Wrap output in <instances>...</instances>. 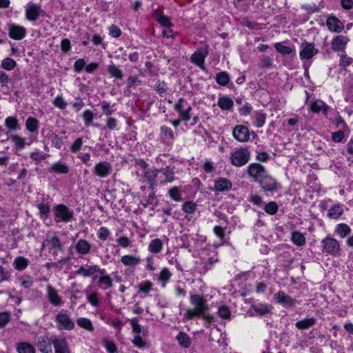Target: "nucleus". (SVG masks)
I'll list each match as a JSON object with an SVG mask.
<instances>
[{
  "label": "nucleus",
  "instance_id": "1",
  "mask_svg": "<svg viewBox=\"0 0 353 353\" xmlns=\"http://www.w3.org/2000/svg\"><path fill=\"white\" fill-rule=\"evenodd\" d=\"M190 301L194 307L185 310L184 316L186 319H192L196 316H203L205 312L209 310L206 300L202 295L191 294Z\"/></svg>",
  "mask_w": 353,
  "mask_h": 353
},
{
  "label": "nucleus",
  "instance_id": "2",
  "mask_svg": "<svg viewBox=\"0 0 353 353\" xmlns=\"http://www.w3.org/2000/svg\"><path fill=\"white\" fill-rule=\"evenodd\" d=\"M136 175L139 181L148 183L151 188H153L157 183V170H153L148 168L145 163H141L137 165Z\"/></svg>",
  "mask_w": 353,
  "mask_h": 353
},
{
  "label": "nucleus",
  "instance_id": "3",
  "mask_svg": "<svg viewBox=\"0 0 353 353\" xmlns=\"http://www.w3.org/2000/svg\"><path fill=\"white\" fill-rule=\"evenodd\" d=\"M230 159L231 163L234 166L241 167L249 161L250 152L246 148H235L230 152Z\"/></svg>",
  "mask_w": 353,
  "mask_h": 353
},
{
  "label": "nucleus",
  "instance_id": "4",
  "mask_svg": "<svg viewBox=\"0 0 353 353\" xmlns=\"http://www.w3.org/2000/svg\"><path fill=\"white\" fill-rule=\"evenodd\" d=\"M57 327L59 330H72L74 327V323L70 316L68 310H61L54 317Z\"/></svg>",
  "mask_w": 353,
  "mask_h": 353
},
{
  "label": "nucleus",
  "instance_id": "5",
  "mask_svg": "<svg viewBox=\"0 0 353 353\" xmlns=\"http://www.w3.org/2000/svg\"><path fill=\"white\" fill-rule=\"evenodd\" d=\"M199 258L205 271L210 269L212 265L217 261L216 252L214 250L207 248L201 251Z\"/></svg>",
  "mask_w": 353,
  "mask_h": 353
},
{
  "label": "nucleus",
  "instance_id": "6",
  "mask_svg": "<svg viewBox=\"0 0 353 353\" xmlns=\"http://www.w3.org/2000/svg\"><path fill=\"white\" fill-rule=\"evenodd\" d=\"M175 110L179 112L181 121H188L190 119L192 108L183 98H180L174 105Z\"/></svg>",
  "mask_w": 353,
  "mask_h": 353
},
{
  "label": "nucleus",
  "instance_id": "7",
  "mask_svg": "<svg viewBox=\"0 0 353 353\" xmlns=\"http://www.w3.org/2000/svg\"><path fill=\"white\" fill-rule=\"evenodd\" d=\"M73 219V212L66 205L60 204L55 208V221L69 222Z\"/></svg>",
  "mask_w": 353,
  "mask_h": 353
},
{
  "label": "nucleus",
  "instance_id": "8",
  "mask_svg": "<svg viewBox=\"0 0 353 353\" xmlns=\"http://www.w3.org/2000/svg\"><path fill=\"white\" fill-rule=\"evenodd\" d=\"M208 54V46H205L199 48L191 56V61L199 67L202 70H205L204 61Z\"/></svg>",
  "mask_w": 353,
  "mask_h": 353
},
{
  "label": "nucleus",
  "instance_id": "9",
  "mask_svg": "<svg viewBox=\"0 0 353 353\" xmlns=\"http://www.w3.org/2000/svg\"><path fill=\"white\" fill-rule=\"evenodd\" d=\"M248 174L254 181L259 182L268 173L263 165L254 163L248 167Z\"/></svg>",
  "mask_w": 353,
  "mask_h": 353
},
{
  "label": "nucleus",
  "instance_id": "10",
  "mask_svg": "<svg viewBox=\"0 0 353 353\" xmlns=\"http://www.w3.org/2000/svg\"><path fill=\"white\" fill-rule=\"evenodd\" d=\"M51 342L54 346L55 353H71L65 337L62 336H52L51 337Z\"/></svg>",
  "mask_w": 353,
  "mask_h": 353
},
{
  "label": "nucleus",
  "instance_id": "11",
  "mask_svg": "<svg viewBox=\"0 0 353 353\" xmlns=\"http://www.w3.org/2000/svg\"><path fill=\"white\" fill-rule=\"evenodd\" d=\"M46 12L40 6L35 3L29 4L26 9V17L30 21H35L39 16H45Z\"/></svg>",
  "mask_w": 353,
  "mask_h": 353
},
{
  "label": "nucleus",
  "instance_id": "12",
  "mask_svg": "<svg viewBox=\"0 0 353 353\" xmlns=\"http://www.w3.org/2000/svg\"><path fill=\"white\" fill-rule=\"evenodd\" d=\"M232 136L239 142L244 143L249 141L250 132L248 128L239 125L233 128Z\"/></svg>",
  "mask_w": 353,
  "mask_h": 353
},
{
  "label": "nucleus",
  "instance_id": "13",
  "mask_svg": "<svg viewBox=\"0 0 353 353\" xmlns=\"http://www.w3.org/2000/svg\"><path fill=\"white\" fill-rule=\"evenodd\" d=\"M322 245L323 246L324 251L327 253L336 256L339 253L340 245L336 239L327 237L322 241Z\"/></svg>",
  "mask_w": 353,
  "mask_h": 353
},
{
  "label": "nucleus",
  "instance_id": "14",
  "mask_svg": "<svg viewBox=\"0 0 353 353\" xmlns=\"http://www.w3.org/2000/svg\"><path fill=\"white\" fill-rule=\"evenodd\" d=\"M349 41L350 39L347 36H335L331 41V48L334 52H344Z\"/></svg>",
  "mask_w": 353,
  "mask_h": 353
},
{
  "label": "nucleus",
  "instance_id": "15",
  "mask_svg": "<svg viewBox=\"0 0 353 353\" xmlns=\"http://www.w3.org/2000/svg\"><path fill=\"white\" fill-rule=\"evenodd\" d=\"M261 188L265 192L276 191L279 187V183L275 179L268 175V174L259 182Z\"/></svg>",
  "mask_w": 353,
  "mask_h": 353
},
{
  "label": "nucleus",
  "instance_id": "16",
  "mask_svg": "<svg viewBox=\"0 0 353 353\" xmlns=\"http://www.w3.org/2000/svg\"><path fill=\"white\" fill-rule=\"evenodd\" d=\"M46 296L50 303L54 306H61L63 304L61 296L52 285L47 286Z\"/></svg>",
  "mask_w": 353,
  "mask_h": 353
},
{
  "label": "nucleus",
  "instance_id": "17",
  "mask_svg": "<svg viewBox=\"0 0 353 353\" xmlns=\"http://www.w3.org/2000/svg\"><path fill=\"white\" fill-rule=\"evenodd\" d=\"M96 273H98L99 275H103L105 271L100 270L97 265L81 266L76 271V274L82 275L83 276H90Z\"/></svg>",
  "mask_w": 353,
  "mask_h": 353
},
{
  "label": "nucleus",
  "instance_id": "18",
  "mask_svg": "<svg viewBox=\"0 0 353 353\" xmlns=\"http://www.w3.org/2000/svg\"><path fill=\"white\" fill-rule=\"evenodd\" d=\"M326 26L332 32H341L344 28V24L337 17L330 15L327 18Z\"/></svg>",
  "mask_w": 353,
  "mask_h": 353
},
{
  "label": "nucleus",
  "instance_id": "19",
  "mask_svg": "<svg viewBox=\"0 0 353 353\" xmlns=\"http://www.w3.org/2000/svg\"><path fill=\"white\" fill-rule=\"evenodd\" d=\"M8 34L10 37L12 39L15 40H21L25 37L26 34V30L22 26L11 24L8 26Z\"/></svg>",
  "mask_w": 353,
  "mask_h": 353
},
{
  "label": "nucleus",
  "instance_id": "20",
  "mask_svg": "<svg viewBox=\"0 0 353 353\" xmlns=\"http://www.w3.org/2000/svg\"><path fill=\"white\" fill-rule=\"evenodd\" d=\"M301 48L300 58L301 59H309L318 52V50L314 48L313 44L307 42L303 43Z\"/></svg>",
  "mask_w": 353,
  "mask_h": 353
},
{
  "label": "nucleus",
  "instance_id": "21",
  "mask_svg": "<svg viewBox=\"0 0 353 353\" xmlns=\"http://www.w3.org/2000/svg\"><path fill=\"white\" fill-rule=\"evenodd\" d=\"M46 242L50 245V251L52 254H56L58 251H63V245L58 236L47 235Z\"/></svg>",
  "mask_w": 353,
  "mask_h": 353
},
{
  "label": "nucleus",
  "instance_id": "22",
  "mask_svg": "<svg viewBox=\"0 0 353 353\" xmlns=\"http://www.w3.org/2000/svg\"><path fill=\"white\" fill-rule=\"evenodd\" d=\"M231 181L223 177H220L214 181L213 190L214 192H228L232 189Z\"/></svg>",
  "mask_w": 353,
  "mask_h": 353
},
{
  "label": "nucleus",
  "instance_id": "23",
  "mask_svg": "<svg viewBox=\"0 0 353 353\" xmlns=\"http://www.w3.org/2000/svg\"><path fill=\"white\" fill-rule=\"evenodd\" d=\"M51 344V338L49 339L47 336H42L38 339L37 347L39 350L43 353H52V349Z\"/></svg>",
  "mask_w": 353,
  "mask_h": 353
},
{
  "label": "nucleus",
  "instance_id": "24",
  "mask_svg": "<svg viewBox=\"0 0 353 353\" xmlns=\"http://www.w3.org/2000/svg\"><path fill=\"white\" fill-rule=\"evenodd\" d=\"M157 178L161 183L172 182L174 180V172L168 168L157 170Z\"/></svg>",
  "mask_w": 353,
  "mask_h": 353
},
{
  "label": "nucleus",
  "instance_id": "25",
  "mask_svg": "<svg viewBox=\"0 0 353 353\" xmlns=\"http://www.w3.org/2000/svg\"><path fill=\"white\" fill-rule=\"evenodd\" d=\"M274 298L277 303L282 304L283 306H292L295 303L294 299L282 291L276 293Z\"/></svg>",
  "mask_w": 353,
  "mask_h": 353
},
{
  "label": "nucleus",
  "instance_id": "26",
  "mask_svg": "<svg viewBox=\"0 0 353 353\" xmlns=\"http://www.w3.org/2000/svg\"><path fill=\"white\" fill-rule=\"evenodd\" d=\"M121 262L125 266L134 268L141 263V258L139 256L127 254L121 257Z\"/></svg>",
  "mask_w": 353,
  "mask_h": 353
},
{
  "label": "nucleus",
  "instance_id": "27",
  "mask_svg": "<svg viewBox=\"0 0 353 353\" xmlns=\"http://www.w3.org/2000/svg\"><path fill=\"white\" fill-rule=\"evenodd\" d=\"M110 170V165L108 162H100L94 167V173L99 177H105L108 175Z\"/></svg>",
  "mask_w": 353,
  "mask_h": 353
},
{
  "label": "nucleus",
  "instance_id": "28",
  "mask_svg": "<svg viewBox=\"0 0 353 353\" xmlns=\"http://www.w3.org/2000/svg\"><path fill=\"white\" fill-rule=\"evenodd\" d=\"M163 248V243L161 239L156 238L152 239L148 246V250L149 252L157 254L160 253Z\"/></svg>",
  "mask_w": 353,
  "mask_h": 353
},
{
  "label": "nucleus",
  "instance_id": "29",
  "mask_svg": "<svg viewBox=\"0 0 353 353\" xmlns=\"http://www.w3.org/2000/svg\"><path fill=\"white\" fill-rule=\"evenodd\" d=\"M217 105L222 110H230L233 107L234 102L230 97L223 96L219 98Z\"/></svg>",
  "mask_w": 353,
  "mask_h": 353
},
{
  "label": "nucleus",
  "instance_id": "30",
  "mask_svg": "<svg viewBox=\"0 0 353 353\" xmlns=\"http://www.w3.org/2000/svg\"><path fill=\"white\" fill-rule=\"evenodd\" d=\"M343 213V205L335 204L329 209V210L327 212V216L330 219H337L342 215Z\"/></svg>",
  "mask_w": 353,
  "mask_h": 353
},
{
  "label": "nucleus",
  "instance_id": "31",
  "mask_svg": "<svg viewBox=\"0 0 353 353\" xmlns=\"http://www.w3.org/2000/svg\"><path fill=\"white\" fill-rule=\"evenodd\" d=\"M266 114L261 111L255 112L252 116L253 125L256 128H261L265 123Z\"/></svg>",
  "mask_w": 353,
  "mask_h": 353
},
{
  "label": "nucleus",
  "instance_id": "32",
  "mask_svg": "<svg viewBox=\"0 0 353 353\" xmlns=\"http://www.w3.org/2000/svg\"><path fill=\"white\" fill-rule=\"evenodd\" d=\"M316 323V319L314 317L305 318L304 319L298 321L296 323V327L299 330L308 329L312 327Z\"/></svg>",
  "mask_w": 353,
  "mask_h": 353
},
{
  "label": "nucleus",
  "instance_id": "33",
  "mask_svg": "<svg viewBox=\"0 0 353 353\" xmlns=\"http://www.w3.org/2000/svg\"><path fill=\"white\" fill-rule=\"evenodd\" d=\"M76 250L81 254H86L90 250V244L85 240L80 239L75 245Z\"/></svg>",
  "mask_w": 353,
  "mask_h": 353
},
{
  "label": "nucleus",
  "instance_id": "34",
  "mask_svg": "<svg viewBox=\"0 0 353 353\" xmlns=\"http://www.w3.org/2000/svg\"><path fill=\"white\" fill-rule=\"evenodd\" d=\"M172 276V274L167 268L161 269L159 276L158 281L161 283L163 287H165L166 283L169 281Z\"/></svg>",
  "mask_w": 353,
  "mask_h": 353
},
{
  "label": "nucleus",
  "instance_id": "35",
  "mask_svg": "<svg viewBox=\"0 0 353 353\" xmlns=\"http://www.w3.org/2000/svg\"><path fill=\"white\" fill-rule=\"evenodd\" d=\"M18 353H35L34 347L27 342H20L17 345Z\"/></svg>",
  "mask_w": 353,
  "mask_h": 353
},
{
  "label": "nucleus",
  "instance_id": "36",
  "mask_svg": "<svg viewBox=\"0 0 353 353\" xmlns=\"http://www.w3.org/2000/svg\"><path fill=\"white\" fill-rule=\"evenodd\" d=\"M29 262L30 261L28 259H26L23 256H18L14 259L13 266L17 270H23L27 268Z\"/></svg>",
  "mask_w": 353,
  "mask_h": 353
},
{
  "label": "nucleus",
  "instance_id": "37",
  "mask_svg": "<svg viewBox=\"0 0 353 353\" xmlns=\"http://www.w3.org/2000/svg\"><path fill=\"white\" fill-rule=\"evenodd\" d=\"M176 340L182 347L188 348L190 346V339L185 332H179L176 336Z\"/></svg>",
  "mask_w": 353,
  "mask_h": 353
},
{
  "label": "nucleus",
  "instance_id": "38",
  "mask_svg": "<svg viewBox=\"0 0 353 353\" xmlns=\"http://www.w3.org/2000/svg\"><path fill=\"white\" fill-rule=\"evenodd\" d=\"M77 325L89 332L94 331V326L91 322V321L87 318L80 317L77 319Z\"/></svg>",
  "mask_w": 353,
  "mask_h": 353
},
{
  "label": "nucleus",
  "instance_id": "39",
  "mask_svg": "<svg viewBox=\"0 0 353 353\" xmlns=\"http://www.w3.org/2000/svg\"><path fill=\"white\" fill-rule=\"evenodd\" d=\"M274 48L277 52L283 54L288 55L294 51V48L290 46H285L282 43L278 42L274 44Z\"/></svg>",
  "mask_w": 353,
  "mask_h": 353
},
{
  "label": "nucleus",
  "instance_id": "40",
  "mask_svg": "<svg viewBox=\"0 0 353 353\" xmlns=\"http://www.w3.org/2000/svg\"><path fill=\"white\" fill-rule=\"evenodd\" d=\"M50 170L58 174H67L69 172L68 166L61 162L52 164L50 167Z\"/></svg>",
  "mask_w": 353,
  "mask_h": 353
},
{
  "label": "nucleus",
  "instance_id": "41",
  "mask_svg": "<svg viewBox=\"0 0 353 353\" xmlns=\"http://www.w3.org/2000/svg\"><path fill=\"white\" fill-rule=\"evenodd\" d=\"M350 232V227L345 223L338 224L335 228V232L341 238H345Z\"/></svg>",
  "mask_w": 353,
  "mask_h": 353
},
{
  "label": "nucleus",
  "instance_id": "42",
  "mask_svg": "<svg viewBox=\"0 0 353 353\" xmlns=\"http://www.w3.org/2000/svg\"><path fill=\"white\" fill-rule=\"evenodd\" d=\"M292 241L296 245H303L305 243V236L299 232H294L291 235Z\"/></svg>",
  "mask_w": 353,
  "mask_h": 353
},
{
  "label": "nucleus",
  "instance_id": "43",
  "mask_svg": "<svg viewBox=\"0 0 353 353\" xmlns=\"http://www.w3.org/2000/svg\"><path fill=\"white\" fill-rule=\"evenodd\" d=\"M254 310L260 315H264L271 311V306L265 303H259L253 306Z\"/></svg>",
  "mask_w": 353,
  "mask_h": 353
},
{
  "label": "nucleus",
  "instance_id": "44",
  "mask_svg": "<svg viewBox=\"0 0 353 353\" xmlns=\"http://www.w3.org/2000/svg\"><path fill=\"white\" fill-rule=\"evenodd\" d=\"M5 125L10 130H15L19 128V122L16 117H8L5 121Z\"/></svg>",
  "mask_w": 353,
  "mask_h": 353
},
{
  "label": "nucleus",
  "instance_id": "45",
  "mask_svg": "<svg viewBox=\"0 0 353 353\" xmlns=\"http://www.w3.org/2000/svg\"><path fill=\"white\" fill-rule=\"evenodd\" d=\"M38 120L34 117H29L26 122V129L31 132H35L38 128Z\"/></svg>",
  "mask_w": 353,
  "mask_h": 353
},
{
  "label": "nucleus",
  "instance_id": "46",
  "mask_svg": "<svg viewBox=\"0 0 353 353\" xmlns=\"http://www.w3.org/2000/svg\"><path fill=\"white\" fill-rule=\"evenodd\" d=\"M16 61L10 58H5L1 61V67L7 70H12L16 67Z\"/></svg>",
  "mask_w": 353,
  "mask_h": 353
},
{
  "label": "nucleus",
  "instance_id": "47",
  "mask_svg": "<svg viewBox=\"0 0 353 353\" xmlns=\"http://www.w3.org/2000/svg\"><path fill=\"white\" fill-rule=\"evenodd\" d=\"M152 289V283L150 281H142L139 285V292L142 293H148Z\"/></svg>",
  "mask_w": 353,
  "mask_h": 353
},
{
  "label": "nucleus",
  "instance_id": "48",
  "mask_svg": "<svg viewBox=\"0 0 353 353\" xmlns=\"http://www.w3.org/2000/svg\"><path fill=\"white\" fill-rule=\"evenodd\" d=\"M10 140L14 143L17 148L21 149L23 148L26 145L24 139L17 134L12 135L10 137Z\"/></svg>",
  "mask_w": 353,
  "mask_h": 353
},
{
  "label": "nucleus",
  "instance_id": "49",
  "mask_svg": "<svg viewBox=\"0 0 353 353\" xmlns=\"http://www.w3.org/2000/svg\"><path fill=\"white\" fill-rule=\"evenodd\" d=\"M196 209V205L192 201H187L183 205L182 210L189 214H193Z\"/></svg>",
  "mask_w": 353,
  "mask_h": 353
},
{
  "label": "nucleus",
  "instance_id": "50",
  "mask_svg": "<svg viewBox=\"0 0 353 353\" xmlns=\"http://www.w3.org/2000/svg\"><path fill=\"white\" fill-rule=\"evenodd\" d=\"M229 76L226 72H219L216 76V81L217 83L221 85H225L229 82Z\"/></svg>",
  "mask_w": 353,
  "mask_h": 353
},
{
  "label": "nucleus",
  "instance_id": "51",
  "mask_svg": "<svg viewBox=\"0 0 353 353\" xmlns=\"http://www.w3.org/2000/svg\"><path fill=\"white\" fill-rule=\"evenodd\" d=\"M168 194L175 201H180L181 200V192L177 187H173L170 189Z\"/></svg>",
  "mask_w": 353,
  "mask_h": 353
},
{
  "label": "nucleus",
  "instance_id": "52",
  "mask_svg": "<svg viewBox=\"0 0 353 353\" xmlns=\"http://www.w3.org/2000/svg\"><path fill=\"white\" fill-rule=\"evenodd\" d=\"M264 210L269 214H275L278 211V205L274 201L269 202L265 205Z\"/></svg>",
  "mask_w": 353,
  "mask_h": 353
},
{
  "label": "nucleus",
  "instance_id": "53",
  "mask_svg": "<svg viewBox=\"0 0 353 353\" xmlns=\"http://www.w3.org/2000/svg\"><path fill=\"white\" fill-rule=\"evenodd\" d=\"M144 334H134L132 342L134 345L139 348H142L145 345V342L143 338Z\"/></svg>",
  "mask_w": 353,
  "mask_h": 353
},
{
  "label": "nucleus",
  "instance_id": "54",
  "mask_svg": "<svg viewBox=\"0 0 353 353\" xmlns=\"http://www.w3.org/2000/svg\"><path fill=\"white\" fill-rule=\"evenodd\" d=\"M39 215L41 218H46L50 213V206L44 203L38 205Z\"/></svg>",
  "mask_w": 353,
  "mask_h": 353
},
{
  "label": "nucleus",
  "instance_id": "55",
  "mask_svg": "<svg viewBox=\"0 0 353 353\" xmlns=\"http://www.w3.org/2000/svg\"><path fill=\"white\" fill-rule=\"evenodd\" d=\"M130 324L134 334H144L142 327L138 323V321L136 318L130 321Z\"/></svg>",
  "mask_w": 353,
  "mask_h": 353
},
{
  "label": "nucleus",
  "instance_id": "56",
  "mask_svg": "<svg viewBox=\"0 0 353 353\" xmlns=\"http://www.w3.org/2000/svg\"><path fill=\"white\" fill-rule=\"evenodd\" d=\"M325 104L322 101H313L310 104V110L313 112H319L323 110Z\"/></svg>",
  "mask_w": 353,
  "mask_h": 353
},
{
  "label": "nucleus",
  "instance_id": "57",
  "mask_svg": "<svg viewBox=\"0 0 353 353\" xmlns=\"http://www.w3.org/2000/svg\"><path fill=\"white\" fill-rule=\"evenodd\" d=\"M145 268L147 270H149V271H154L157 269V265L155 264L153 256H148L145 258Z\"/></svg>",
  "mask_w": 353,
  "mask_h": 353
},
{
  "label": "nucleus",
  "instance_id": "58",
  "mask_svg": "<svg viewBox=\"0 0 353 353\" xmlns=\"http://www.w3.org/2000/svg\"><path fill=\"white\" fill-rule=\"evenodd\" d=\"M158 22L163 26L169 28L172 26L170 18L168 16L160 14L157 18Z\"/></svg>",
  "mask_w": 353,
  "mask_h": 353
},
{
  "label": "nucleus",
  "instance_id": "59",
  "mask_svg": "<svg viewBox=\"0 0 353 353\" xmlns=\"http://www.w3.org/2000/svg\"><path fill=\"white\" fill-rule=\"evenodd\" d=\"M100 276L98 280L100 287L105 289L110 286V277L109 276H104L103 274Z\"/></svg>",
  "mask_w": 353,
  "mask_h": 353
},
{
  "label": "nucleus",
  "instance_id": "60",
  "mask_svg": "<svg viewBox=\"0 0 353 353\" xmlns=\"http://www.w3.org/2000/svg\"><path fill=\"white\" fill-rule=\"evenodd\" d=\"M119 246L126 248L131 245V241L126 236H119L116 239Z\"/></svg>",
  "mask_w": 353,
  "mask_h": 353
},
{
  "label": "nucleus",
  "instance_id": "61",
  "mask_svg": "<svg viewBox=\"0 0 353 353\" xmlns=\"http://www.w3.org/2000/svg\"><path fill=\"white\" fill-rule=\"evenodd\" d=\"M10 321V314L8 312L0 313V327H5Z\"/></svg>",
  "mask_w": 353,
  "mask_h": 353
},
{
  "label": "nucleus",
  "instance_id": "62",
  "mask_svg": "<svg viewBox=\"0 0 353 353\" xmlns=\"http://www.w3.org/2000/svg\"><path fill=\"white\" fill-rule=\"evenodd\" d=\"M218 314L223 319H228L230 316V310L225 305H222L218 309Z\"/></svg>",
  "mask_w": 353,
  "mask_h": 353
},
{
  "label": "nucleus",
  "instance_id": "63",
  "mask_svg": "<svg viewBox=\"0 0 353 353\" xmlns=\"http://www.w3.org/2000/svg\"><path fill=\"white\" fill-rule=\"evenodd\" d=\"M82 116H83V119L84 120L85 124L87 126L90 125L91 123H92V120L94 118V114H93L92 112H91L90 110H85L83 113Z\"/></svg>",
  "mask_w": 353,
  "mask_h": 353
},
{
  "label": "nucleus",
  "instance_id": "64",
  "mask_svg": "<svg viewBox=\"0 0 353 353\" xmlns=\"http://www.w3.org/2000/svg\"><path fill=\"white\" fill-rule=\"evenodd\" d=\"M85 61L84 59H77L74 64V69L76 72H80L85 68Z\"/></svg>",
  "mask_w": 353,
  "mask_h": 353
}]
</instances>
